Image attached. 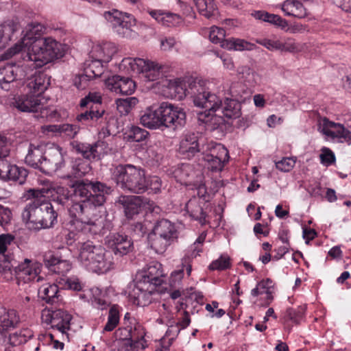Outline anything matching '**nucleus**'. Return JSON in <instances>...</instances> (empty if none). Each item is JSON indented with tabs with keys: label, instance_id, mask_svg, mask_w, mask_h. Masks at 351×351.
Masks as SVG:
<instances>
[{
	"label": "nucleus",
	"instance_id": "51",
	"mask_svg": "<svg viewBox=\"0 0 351 351\" xmlns=\"http://www.w3.org/2000/svg\"><path fill=\"white\" fill-rule=\"evenodd\" d=\"M199 12L205 17L210 19L217 13L213 0H193Z\"/></svg>",
	"mask_w": 351,
	"mask_h": 351
},
{
	"label": "nucleus",
	"instance_id": "49",
	"mask_svg": "<svg viewBox=\"0 0 351 351\" xmlns=\"http://www.w3.org/2000/svg\"><path fill=\"white\" fill-rule=\"evenodd\" d=\"M222 47L228 50L252 51L255 48V45L243 39L231 38L223 43Z\"/></svg>",
	"mask_w": 351,
	"mask_h": 351
},
{
	"label": "nucleus",
	"instance_id": "19",
	"mask_svg": "<svg viewBox=\"0 0 351 351\" xmlns=\"http://www.w3.org/2000/svg\"><path fill=\"white\" fill-rule=\"evenodd\" d=\"M118 51L117 45L109 41H97L93 43L88 52L89 58L99 60L105 64L108 63L112 59Z\"/></svg>",
	"mask_w": 351,
	"mask_h": 351
},
{
	"label": "nucleus",
	"instance_id": "25",
	"mask_svg": "<svg viewBox=\"0 0 351 351\" xmlns=\"http://www.w3.org/2000/svg\"><path fill=\"white\" fill-rule=\"evenodd\" d=\"M106 242L114 254L119 256L128 254L133 247L132 240L127 235L119 233L109 235L107 237Z\"/></svg>",
	"mask_w": 351,
	"mask_h": 351
},
{
	"label": "nucleus",
	"instance_id": "4",
	"mask_svg": "<svg viewBox=\"0 0 351 351\" xmlns=\"http://www.w3.org/2000/svg\"><path fill=\"white\" fill-rule=\"evenodd\" d=\"M68 230L60 232L54 239V245L58 248H64V245H71L77 239V232L97 234L101 233L103 219L83 218L82 216H71Z\"/></svg>",
	"mask_w": 351,
	"mask_h": 351
},
{
	"label": "nucleus",
	"instance_id": "15",
	"mask_svg": "<svg viewBox=\"0 0 351 351\" xmlns=\"http://www.w3.org/2000/svg\"><path fill=\"white\" fill-rule=\"evenodd\" d=\"M202 150L203 152H208L204 159L208 163V168L212 171H221L224 163L228 161V151L220 143L210 142L206 145V149L203 146Z\"/></svg>",
	"mask_w": 351,
	"mask_h": 351
},
{
	"label": "nucleus",
	"instance_id": "26",
	"mask_svg": "<svg viewBox=\"0 0 351 351\" xmlns=\"http://www.w3.org/2000/svg\"><path fill=\"white\" fill-rule=\"evenodd\" d=\"M80 298L100 310L106 309L110 305L106 291L98 287H93L83 291V293L80 295Z\"/></svg>",
	"mask_w": 351,
	"mask_h": 351
},
{
	"label": "nucleus",
	"instance_id": "52",
	"mask_svg": "<svg viewBox=\"0 0 351 351\" xmlns=\"http://www.w3.org/2000/svg\"><path fill=\"white\" fill-rule=\"evenodd\" d=\"M149 241L151 247L158 254H162L167 247L173 243L165 237L156 234L154 231L149 234Z\"/></svg>",
	"mask_w": 351,
	"mask_h": 351
},
{
	"label": "nucleus",
	"instance_id": "32",
	"mask_svg": "<svg viewBox=\"0 0 351 351\" xmlns=\"http://www.w3.org/2000/svg\"><path fill=\"white\" fill-rule=\"evenodd\" d=\"M45 147L42 145L30 144L28 152L25 157V162L27 165L43 171V160L44 158Z\"/></svg>",
	"mask_w": 351,
	"mask_h": 351
},
{
	"label": "nucleus",
	"instance_id": "62",
	"mask_svg": "<svg viewBox=\"0 0 351 351\" xmlns=\"http://www.w3.org/2000/svg\"><path fill=\"white\" fill-rule=\"evenodd\" d=\"M49 128L51 131H58L60 133L64 134L71 138H73L77 134L79 130V128L77 125L71 124L50 125Z\"/></svg>",
	"mask_w": 351,
	"mask_h": 351
},
{
	"label": "nucleus",
	"instance_id": "22",
	"mask_svg": "<svg viewBox=\"0 0 351 351\" xmlns=\"http://www.w3.org/2000/svg\"><path fill=\"white\" fill-rule=\"evenodd\" d=\"M193 78H175L167 80L166 86L170 90V95L178 100H182L187 95L192 96L193 88L191 86L193 82H197Z\"/></svg>",
	"mask_w": 351,
	"mask_h": 351
},
{
	"label": "nucleus",
	"instance_id": "29",
	"mask_svg": "<svg viewBox=\"0 0 351 351\" xmlns=\"http://www.w3.org/2000/svg\"><path fill=\"white\" fill-rule=\"evenodd\" d=\"M49 84V77L42 72H36L26 82L29 93L39 98H44L42 94L47 89Z\"/></svg>",
	"mask_w": 351,
	"mask_h": 351
},
{
	"label": "nucleus",
	"instance_id": "14",
	"mask_svg": "<svg viewBox=\"0 0 351 351\" xmlns=\"http://www.w3.org/2000/svg\"><path fill=\"white\" fill-rule=\"evenodd\" d=\"M162 128L178 129L182 128L186 122V113L184 109L169 102L160 103Z\"/></svg>",
	"mask_w": 351,
	"mask_h": 351
},
{
	"label": "nucleus",
	"instance_id": "57",
	"mask_svg": "<svg viewBox=\"0 0 351 351\" xmlns=\"http://www.w3.org/2000/svg\"><path fill=\"white\" fill-rule=\"evenodd\" d=\"M138 102L137 98L132 97L126 99H119L116 101L117 110L121 114H127Z\"/></svg>",
	"mask_w": 351,
	"mask_h": 351
},
{
	"label": "nucleus",
	"instance_id": "34",
	"mask_svg": "<svg viewBox=\"0 0 351 351\" xmlns=\"http://www.w3.org/2000/svg\"><path fill=\"white\" fill-rule=\"evenodd\" d=\"M276 7L280 8L286 16L302 19L307 14L306 9L298 0H286Z\"/></svg>",
	"mask_w": 351,
	"mask_h": 351
},
{
	"label": "nucleus",
	"instance_id": "39",
	"mask_svg": "<svg viewBox=\"0 0 351 351\" xmlns=\"http://www.w3.org/2000/svg\"><path fill=\"white\" fill-rule=\"evenodd\" d=\"M161 276L162 270H160V265L157 263H153L148 265L147 269L140 274L141 279L138 280L149 283L154 288V285L160 282V277Z\"/></svg>",
	"mask_w": 351,
	"mask_h": 351
},
{
	"label": "nucleus",
	"instance_id": "46",
	"mask_svg": "<svg viewBox=\"0 0 351 351\" xmlns=\"http://www.w3.org/2000/svg\"><path fill=\"white\" fill-rule=\"evenodd\" d=\"M14 237L10 234H2L0 235V255L3 256L4 268L10 269L12 265L10 258L5 254L8 249L14 245Z\"/></svg>",
	"mask_w": 351,
	"mask_h": 351
},
{
	"label": "nucleus",
	"instance_id": "56",
	"mask_svg": "<svg viewBox=\"0 0 351 351\" xmlns=\"http://www.w3.org/2000/svg\"><path fill=\"white\" fill-rule=\"evenodd\" d=\"M62 289H71L73 291L82 290L84 285L77 276L60 277L58 280Z\"/></svg>",
	"mask_w": 351,
	"mask_h": 351
},
{
	"label": "nucleus",
	"instance_id": "11",
	"mask_svg": "<svg viewBox=\"0 0 351 351\" xmlns=\"http://www.w3.org/2000/svg\"><path fill=\"white\" fill-rule=\"evenodd\" d=\"M181 184L193 186L197 189L198 195L206 192L205 186L203 182V175L200 171L195 170L190 164H182L175 167L169 173Z\"/></svg>",
	"mask_w": 351,
	"mask_h": 351
},
{
	"label": "nucleus",
	"instance_id": "13",
	"mask_svg": "<svg viewBox=\"0 0 351 351\" xmlns=\"http://www.w3.org/2000/svg\"><path fill=\"white\" fill-rule=\"evenodd\" d=\"M45 98H39L30 93L19 95L14 99L12 106L18 110L24 112H40V117L46 118L49 109L45 106Z\"/></svg>",
	"mask_w": 351,
	"mask_h": 351
},
{
	"label": "nucleus",
	"instance_id": "60",
	"mask_svg": "<svg viewBox=\"0 0 351 351\" xmlns=\"http://www.w3.org/2000/svg\"><path fill=\"white\" fill-rule=\"evenodd\" d=\"M226 32L224 29L217 26H212L209 32V39L215 44H219L221 47L223 43L226 42L225 39Z\"/></svg>",
	"mask_w": 351,
	"mask_h": 351
},
{
	"label": "nucleus",
	"instance_id": "7",
	"mask_svg": "<svg viewBox=\"0 0 351 351\" xmlns=\"http://www.w3.org/2000/svg\"><path fill=\"white\" fill-rule=\"evenodd\" d=\"M193 92L191 97L196 107L212 110L221 107V97L226 94L224 86L219 84L217 86L209 84L206 86L202 80L191 84Z\"/></svg>",
	"mask_w": 351,
	"mask_h": 351
},
{
	"label": "nucleus",
	"instance_id": "20",
	"mask_svg": "<svg viewBox=\"0 0 351 351\" xmlns=\"http://www.w3.org/2000/svg\"><path fill=\"white\" fill-rule=\"evenodd\" d=\"M42 265L36 261L25 258L18 266V278L25 283L38 282L41 280L39 276Z\"/></svg>",
	"mask_w": 351,
	"mask_h": 351
},
{
	"label": "nucleus",
	"instance_id": "36",
	"mask_svg": "<svg viewBox=\"0 0 351 351\" xmlns=\"http://www.w3.org/2000/svg\"><path fill=\"white\" fill-rule=\"evenodd\" d=\"M274 292V284L269 278L260 281L256 287L251 291V295L254 297L265 295V305H269L273 300Z\"/></svg>",
	"mask_w": 351,
	"mask_h": 351
},
{
	"label": "nucleus",
	"instance_id": "37",
	"mask_svg": "<svg viewBox=\"0 0 351 351\" xmlns=\"http://www.w3.org/2000/svg\"><path fill=\"white\" fill-rule=\"evenodd\" d=\"M19 322V315L15 310L0 308V331L14 328Z\"/></svg>",
	"mask_w": 351,
	"mask_h": 351
},
{
	"label": "nucleus",
	"instance_id": "30",
	"mask_svg": "<svg viewBox=\"0 0 351 351\" xmlns=\"http://www.w3.org/2000/svg\"><path fill=\"white\" fill-rule=\"evenodd\" d=\"M147 12L158 23L165 27H176L183 22L179 14L167 10H148Z\"/></svg>",
	"mask_w": 351,
	"mask_h": 351
},
{
	"label": "nucleus",
	"instance_id": "40",
	"mask_svg": "<svg viewBox=\"0 0 351 351\" xmlns=\"http://www.w3.org/2000/svg\"><path fill=\"white\" fill-rule=\"evenodd\" d=\"M185 210L191 218L198 221L201 224L206 223V215L203 212L199 197H194L189 199L185 205Z\"/></svg>",
	"mask_w": 351,
	"mask_h": 351
},
{
	"label": "nucleus",
	"instance_id": "31",
	"mask_svg": "<svg viewBox=\"0 0 351 351\" xmlns=\"http://www.w3.org/2000/svg\"><path fill=\"white\" fill-rule=\"evenodd\" d=\"M40 230L52 227L57 221L58 214L45 197L40 198Z\"/></svg>",
	"mask_w": 351,
	"mask_h": 351
},
{
	"label": "nucleus",
	"instance_id": "63",
	"mask_svg": "<svg viewBox=\"0 0 351 351\" xmlns=\"http://www.w3.org/2000/svg\"><path fill=\"white\" fill-rule=\"evenodd\" d=\"M256 43L263 46L269 51H280V38H278L276 36H274L271 38L257 39Z\"/></svg>",
	"mask_w": 351,
	"mask_h": 351
},
{
	"label": "nucleus",
	"instance_id": "42",
	"mask_svg": "<svg viewBox=\"0 0 351 351\" xmlns=\"http://www.w3.org/2000/svg\"><path fill=\"white\" fill-rule=\"evenodd\" d=\"M252 16L256 19L268 22L282 29H285L288 26L287 21L277 14H270L265 11H256L252 14Z\"/></svg>",
	"mask_w": 351,
	"mask_h": 351
},
{
	"label": "nucleus",
	"instance_id": "10",
	"mask_svg": "<svg viewBox=\"0 0 351 351\" xmlns=\"http://www.w3.org/2000/svg\"><path fill=\"white\" fill-rule=\"evenodd\" d=\"M104 17L114 32L122 38H131L134 32L132 27L136 25V19L128 13L112 10L104 13Z\"/></svg>",
	"mask_w": 351,
	"mask_h": 351
},
{
	"label": "nucleus",
	"instance_id": "27",
	"mask_svg": "<svg viewBox=\"0 0 351 351\" xmlns=\"http://www.w3.org/2000/svg\"><path fill=\"white\" fill-rule=\"evenodd\" d=\"M200 152L199 139L195 133L184 134L179 144L178 152L184 158L190 159Z\"/></svg>",
	"mask_w": 351,
	"mask_h": 351
},
{
	"label": "nucleus",
	"instance_id": "45",
	"mask_svg": "<svg viewBox=\"0 0 351 351\" xmlns=\"http://www.w3.org/2000/svg\"><path fill=\"white\" fill-rule=\"evenodd\" d=\"M58 287L55 284L46 283L38 289V295L47 303L53 304L58 300Z\"/></svg>",
	"mask_w": 351,
	"mask_h": 351
},
{
	"label": "nucleus",
	"instance_id": "35",
	"mask_svg": "<svg viewBox=\"0 0 351 351\" xmlns=\"http://www.w3.org/2000/svg\"><path fill=\"white\" fill-rule=\"evenodd\" d=\"M19 28V23L14 20H8L0 24V50L7 46Z\"/></svg>",
	"mask_w": 351,
	"mask_h": 351
},
{
	"label": "nucleus",
	"instance_id": "5",
	"mask_svg": "<svg viewBox=\"0 0 351 351\" xmlns=\"http://www.w3.org/2000/svg\"><path fill=\"white\" fill-rule=\"evenodd\" d=\"M112 178L121 189L134 193L147 189L145 170L133 165H119L112 170Z\"/></svg>",
	"mask_w": 351,
	"mask_h": 351
},
{
	"label": "nucleus",
	"instance_id": "54",
	"mask_svg": "<svg viewBox=\"0 0 351 351\" xmlns=\"http://www.w3.org/2000/svg\"><path fill=\"white\" fill-rule=\"evenodd\" d=\"M119 320V308L117 305H113L109 310L108 320L103 328V332L112 331L118 326Z\"/></svg>",
	"mask_w": 351,
	"mask_h": 351
},
{
	"label": "nucleus",
	"instance_id": "59",
	"mask_svg": "<svg viewBox=\"0 0 351 351\" xmlns=\"http://www.w3.org/2000/svg\"><path fill=\"white\" fill-rule=\"evenodd\" d=\"M335 133L331 141L351 144V132L342 124L340 123L339 125H337V130Z\"/></svg>",
	"mask_w": 351,
	"mask_h": 351
},
{
	"label": "nucleus",
	"instance_id": "53",
	"mask_svg": "<svg viewBox=\"0 0 351 351\" xmlns=\"http://www.w3.org/2000/svg\"><path fill=\"white\" fill-rule=\"evenodd\" d=\"M149 136V132L138 126L132 125L125 133V138L130 142H143Z\"/></svg>",
	"mask_w": 351,
	"mask_h": 351
},
{
	"label": "nucleus",
	"instance_id": "47",
	"mask_svg": "<svg viewBox=\"0 0 351 351\" xmlns=\"http://www.w3.org/2000/svg\"><path fill=\"white\" fill-rule=\"evenodd\" d=\"M34 336V333L29 328H22L9 335L8 341L12 346H19L25 343Z\"/></svg>",
	"mask_w": 351,
	"mask_h": 351
},
{
	"label": "nucleus",
	"instance_id": "17",
	"mask_svg": "<svg viewBox=\"0 0 351 351\" xmlns=\"http://www.w3.org/2000/svg\"><path fill=\"white\" fill-rule=\"evenodd\" d=\"M153 287L150 284L138 280L130 283L127 289L129 300L135 305L145 306L151 303Z\"/></svg>",
	"mask_w": 351,
	"mask_h": 351
},
{
	"label": "nucleus",
	"instance_id": "64",
	"mask_svg": "<svg viewBox=\"0 0 351 351\" xmlns=\"http://www.w3.org/2000/svg\"><path fill=\"white\" fill-rule=\"evenodd\" d=\"M230 267V258L228 255L223 254L213 261L209 265L210 270H224Z\"/></svg>",
	"mask_w": 351,
	"mask_h": 351
},
{
	"label": "nucleus",
	"instance_id": "24",
	"mask_svg": "<svg viewBox=\"0 0 351 351\" xmlns=\"http://www.w3.org/2000/svg\"><path fill=\"white\" fill-rule=\"evenodd\" d=\"M160 104H152L142 111L140 123L149 130H158L162 128Z\"/></svg>",
	"mask_w": 351,
	"mask_h": 351
},
{
	"label": "nucleus",
	"instance_id": "23",
	"mask_svg": "<svg viewBox=\"0 0 351 351\" xmlns=\"http://www.w3.org/2000/svg\"><path fill=\"white\" fill-rule=\"evenodd\" d=\"M73 146L77 152L81 153L85 158L88 160L99 159L110 150L108 144L101 140L94 145L73 142Z\"/></svg>",
	"mask_w": 351,
	"mask_h": 351
},
{
	"label": "nucleus",
	"instance_id": "1",
	"mask_svg": "<svg viewBox=\"0 0 351 351\" xmlns=\"http://www.w3.org/2000/svg\"><path fill=\"white\" fill-rule=\"evenodd\" d=\"M45 30V26L40 22H28L22 28L21 38L1 55V58L8 60L21 54L23 60L42 67L62 58L64 45L51 36L43 37Z\"/></svg>",
	"mask_w": 351,
	"mask_h": 351
},
{
	"label": "nucleus",
	"instance_id": "28",
	"mask_svg": "<svg viewBox=\"0 0 351 351\" xmlns=\"http://www.w3.org/2000/svg\"><path fill=\"white\" fill-rule=\"evenodd\" d=\"M220 108L212 110H204L197 114L198 121L205 124L208 130L222 129L225 125V119L221 115Z\"/></svg>",
	"mask_w": 351,
	"mask_h": 351
},
{
	"label": "nucleus",
	"instance_id": "8",
	"mask_svg": "<svg viewBox=\"0 0 351 351\" xmlns=\"http://www.w3.org/2000/svg\"><path fill=\"white\" fill-rule=\"evenodd\" d=\"M73 316L62 309L45 308L41 313L42 322L60 335L62 341H69Z\"/></svg>",
	"mask_w": 351,
	"mask_h": 351
},
{
	"label": "nucleus",
	"instance_id": "9",
	"mask_svg": "<svg viewBox=\"0 0 351 351\" xmlns=\"http://www.w3.org/2000/svg\"><path fill=\"white\" fill-rule=\"evenodd\" d=\"M49 189H31L27 191L29 197L33 198L24 207L21 217L27 228L29 230H40V198L45 197L49 192Z\"/></svg>",
	"mask_w": 351,
	"mask_h": 351
},
{
	"label": "nucleus",
	"instance_id": "61",
	"mask_svg": "<svg viewBox=\"0 0 351 351\" xmlns=\"http://www.w3.org/2000/svg\"><path fill=\"white\" fill-rule=\"evenodd\" d=\"M90 110L86 111L77 115V119L81 122H86L88 121H91L93 122H96L97 120L102 117L104 111L94 110L93 106H90Z\"/></svg>",
	"mask_w": 351,
	"mask_h": 351
},
{
	"label": "nucleus",
	"instance_id": "58",
	"mask_svg": "<svg viewBox=\"0 0 351 351\" xmlns=\"http://www.w3.org/2000/svg\"><path fill=\"white\" fill-rule=\"evenodd\" d=\"M55 335V334L51 333L40 334L38 339L39 344H42L43 346H50L53 349L56 350H62L64 348V343L58 339H56Z\"/></svg>",
	"mask_w": 351,
	"mask_h": 351
},
{
	"label": "nucleus",
	"instance_id": "18",
	"mask_svg": "<svg viewBox=\"0 0 351 351\" xmlns=\"http://www.w3.org/2000/svg\"><path fill=\"white\" fill-rule=\"evenodd\" d=\"M239 84L232 85L228 90V94L234 99L226 98L224 102L221 101V107L219 110L223 117L228 119H236L241 115V106L237 101L242 97L243 95L240 90L237 89Z\"/></svg>",
	"mask_w": 351,
	"mask_h": 351
},
{
	"label": "nucleus",
	"instance_id": "43",
	"mask_svg": "<svg viewBox=\"0 0 351 351\" xmlns=\"http://www.w3.org/2000/svg\"><path fill=\"white\" fill-rule=\"evenodd\" d=\"M104 64L88 57L84 62V72L90 80L100 77L104 71Z\"/></svg>",
	"mask_w": 351,
	"mask_h": 351
},
{
	"label": "nucleus",
	"instance_id": "44",
	"mask_svg": "<svg viewBox=\"0 0 351 351\" xmlns=\"http://www.w3.org/2000/svg\"><path fill=\"white\" fill-rule=\"evenodd\" d=\"M339 125V123L333 122L326 117H323L318 120L317 130L324 136L325 140L331 141L337 130V125Z\"/></svg>",
	"mask_w": 351,
	"mask_h": 351
},
{
	"label": "nucleus",
	"instance_id": "6",
	"mask_svg": "<svg viewBox=\"0 0 351 351\" xmlns=\"http://www.w3.org/2000/svg\"><path fill=\"white\" fill-rule=\"evenodd\" d=\"M120 72L137 75L145 82H154L160 79L165 66L156 61L140 58H125L119 64Z\"/></svg>",
	"mask_w": 351,
	"mask_h": 351
},
{
	"label": "nucleus",
	"instance_id": "38",
	"mask_svg": "<svg viewBox=\"0 0 351 351\" xmlns=\"http://www.w3.org/2000/svg\"><path fill=\"white\" fill-rule=\"evenodd\" d=\"M189 261V256H185L182 260L181 265L172 271L169 278V284L171 287H176L180 285L182 280L185 276L184 271H186V276H190L192 268Z\"/></svg>",
	"mask_w": 351,
	"mask_h": 351
},
{
	"label": "nucleus",
	"instance_id": "16",
	"mask_svg": "<svg viewBox=\"0 0 351 351\" xmlns=\"http://www.w3.org/2000/svg\"><path fill=\"white\" fill-rule=\"evenodd\" d=\"M33 62H29L24 60L21 65L16 64H7L4 66L0 67V87L1 89L8 91L14 87V82L22 77H25L26 73L23 70V67H33L35 66Z\"/></svg>",
	"mask_w": 351,
	"mask_h": 351
},
{
	"label": "nucleus",
	"instance_id": "48",
	"mask_svg": "<svg viewBox=\"0 0 351 351\" xmlns=\"http://www.w3.org/2000/svg\"><path fill=\"white\" fill-rule=\"evenodd\" d=\"M120 202L123 205L124 212L128 218H132L134 215L139 213L140 201L138 197H123Z\"/></svg>",
	"mask_w": 351,
	"mask_h": 351
},
{
	"label": "nucleus",
	"instance_id": "33",
	"mask_svg": "<svg viewBox=\"0 0 351 351\" xmlns=\"http://www.w3.org/2000/svg\"><path fill=\"white\" fill-rule=\"evenodd\" d=\"M154 233L165 237L171 242H174L178 237V231L174 223L167 219H161L158 221L154 229Z\"/></svg>",
	"mask_w": 351,
	"mask_h": 351
},
{
	"label": "nucleus",
	"instance_id": "3",
	"mask_svg": "<svg viewBox=\"0 0 351 351\" xmlns=\"http://www.w3.org/2000/svg\"><path fill=\"white\" fill-rule=\"evenodd\" d=\"M77 259L88 270L104 274L113 269L114 258L111 252L106 250L99 245L87 241L78 243Z\"/></svg>",
	"mask_w": 351,
	"mask_h": 351
},
{
	"label": "nucleus",
	"instance_id": "2",
	"mask_svg": "<svg viewBox=\"0 0 351 351\" xmlns=\"http://www.w3.org/2000/svg\"><path fill=\"white\" fill-rule=\"evenodd\" d=\"M72 187L74 199L69 208L70 216L97 219L95 216V208L104 203L105 194L109 189L99 182L92 183L84 181L76 182Z\"/></svg>",
	"mask_w": 351,
	"mask_h": 351
},
{
	"label": "nucleus",
	"instance_id": "41",
	"mask_svg": "<svg viewBox=\"0 0 351 351\" xmlns=\"http://www.w3.org/2000/svg\"><path fill=\"white\" fill-rule=\"evenodd\" d=\"M239 77L247 86L254 87L261 84V75L248 66H241L237 69Z\"/></svg>",
	"mask_w": 351,
	"mask_h": 351
},
{
	"label": "nucleus",
	"instance_id": "12",
	"mask_svg": "<svg viewBox=\"0 0 351 351\" xmlns=\"http://www.w3.org/2000/svg\"><path fill=\"white\" fill-rule=\"evenodd\" d=\"M66 152L56 144L45 146L43 160V172L52 174L61 169L65 165Z\"/></svg>",
	"mask_w": 351,
	"mask_h": 351
},
{
	"label": "nucleus",
	"instance_id": "55",
	"mask_svg": "<svg viewBox=\"0 0 351 351\" xmlns=\"http://www.w3.org/2000/svg\"><path fill=\"white\" fill-rule=\"evenodd\" d=\"M27 176V171L23 167H18L16 165H11L8 172L7 180L15 182L19 184H23Z\"/></svg>",
	"mask_w": 351,
	"mask_h": 351
},
{
	"label": "nucleus",
	"instance_id": "50",
	"mask_svg": "<svg viewBox=\"0 0 351 351\" xmlns=\"http://www.w3.org/2000/svg\"><path fill=\"white\" fill-rule=\"evenodd\" d=\"M304 46V44L297 42L292 37H283L280 38V51L297 53L303 50Z\"/></svg>",
	"mask_w": 351,
	"mask_h": 351
},
{
	"label": "nucleus",
	"instance_id": "21",
	"mask_svg": "<svg viewBox=\"0 0 351 351\" xmlns=\"http://www.w3.org/2000/svg\"><path fill=\"white\" fill-rule=\"evenodd\" d=\"M104 84L108 90L120 95H131L136 88L135 82L132 79L118 75L109 77Z\"/></svg>",
	"mask_w": 351,
	"mask_h": 351
}]
</instances>
